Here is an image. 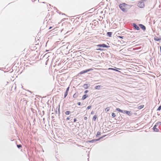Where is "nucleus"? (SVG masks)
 Segmentation results:
<instances>
[{
    "label": "nucleus",
    "mask_w": 161,
    "mask_h": 161,
    "mask_svg": "<svg viewBox=\"0 0 161 161\" xmlns=\"http://www.w3.org/2000/svg\"><path fill=\"white\" fill-rule=\"evenodd\" d=\"M127 5L125 3H123L119 5L120 8L123 11H126L127 10L126 6Z\"/></svg>",
    "instance_id": "obj_1"
},
{
    "label": "nucleus",
    "mask_w": 161,
    "mask_h": 161,
    "mask_svg": "<svg viewBox=\"0 0 161 161\" xmlns=\"http://www.w3.org/2000/svg\"><path fill=\"white\" fill-rule=\"evenodd\" d=\"M137 6L140 8H143L145 6V4L143 1L138 2L137 3Z\"/></svg>",
    "instance_id": "obj_2"
},
{
    "label": "nucleus",
    "mask_w": 161,
    "mask_h": 161,
    "mask_svg": "<svg viewBox=\"0 0 161 161\" xmlns=\"http://www.w3.org/2000/svg\"><path fill=\"white\" fill-rule=\"evenodd\" d=\"M92 70H93V69H88L82 71L80 73V75H82L85 73H86V72H89L90 71Z\"/></svg>",
    "instance_id": "obj_3"
},
{
    "label": "nucleus",
    "mask_w": 161,
    "mask_h": 161,
    "mask_svg": "<svg viewBox=\"0 0 161 161\" xmlns=\"http://www.w3.org/2000/svg\"><path fill=\"white\" fill-rule=\"evenodd\" d=\"M97 46L98 47H109L107 46L105 44H98L97 45Z\"/></svg>",
    "instance_id": "obj_4"
},
{
    "label": "nucleus",
    "mask_w": 161,
    "mask_h": 161,
    "mask_svg": "<svg viewBox=\"0 0 161 161\" xmlns=\"http://www.w3.org/2000/svg\"><path fill=\"white\" fill-rule=\"evenodd\" d=\"M132 26L137 30H139L140 28L139 26L135 23L132 24Z\"/></svg>",
    "instance_id": "obj_5"
},
{
    "label": "nucleus",
    "mask_w": 161,
    "mask_h": 161,
    "mask_svg": "<svg viewBox=\"0 0 161 161\" xmlns=\"http://www.w3.org/2000/svg\"><path fill=\"white\" fill-rule=\"evenodd\" d=\"M139 26L143 30H146L145 27L142 24H140L139 25Z\"/></svg>",
    "instance_id": "obj_6"
},
{
    "label": "nucleus",
    "mask_w": 161,
    "mask_h": 161,
    "mask_svg": "<svg viewBox=\"0 0 161 161\" xmlns=\"http://www.w3.org/2000/svg\"><path fill=\"white\" fill-rule=\"evenodd\" d=\"M90 84H85L84 85V86L85 89H86L90 86Z\"/></svg>",
    "instance_id": "obj_7"
},
{
    "label": "nucleus",
    "mask_w": 161,
    "mask_h": 161,
    "mask_svg": "<svg viewBox=\"0 0 161 161\" xmlns=\"http://www.w3.org/2000/svg\"><path fill=\"white\" fill-rule=\"evenodd\" d=\"M156 127L157 126L156 125H154L153 127V130L156 132H158L159 130Z\"/></svg>",
    "instance_id": "obj_8"
},
{
    "label": "nucleus",
    "mask_w": 161,
    "mask_h": 161,
    "mask_svg": "<svg viewBox=\"0 0 161 161\" xmlns=\"http://www.w3.org/2000/svg\"><path fill=\"white\" fill-rule=\"evenodd\" d=\"M124 113H126L127 114L129 115H130L131 114L130 111H127L126 110H125V111H124Z\"/></svg>",
    "instance_id": "obj_9"
},
{
    "label": "nucleus",
    "mask_w": 161,
    "mask_h": 161,
    "mask_svg": "<svg viewBox=\"0 0 161 161\" xmlns=\"http://www.w3.org/2000/svg\"><path fill=\"white\" fill-rule=\"evenodd\" d=\"M108 70H114V71H118V72H120V71L116 69H114V68H109L108 69Z\"/></svg>",
    "instance_id": "obj_10"
},
{
    "label": "nucleus",
    "mask_w": 161,
    "mask_h": 161,
    "mask_svg": "<svg viewBox=\"0 0 161 161\" xmlns=\"http://www.w3.org/2000/svg\"><path fill=\"white\" fill-rule=\"evenodd\" d=\"M116 110L117 111L121 113H123V111L122 110L120 109L119 108H117L116 109Z\"/></svg>",
    "instance_id": "obj_11"
},
{
    "label": "nucleus",
    "mask_w": 161,
    "mask_h": 161,
    "mask_svg": "<svg viewBox=\"0 0 161 161\" xmlns=\"http://www.w3.org/2000/svg\"><path fill=\"white\" fill-rule=\"evenodd\" d=\"M88 97L87 95H83L82 97V100H84L87 97Z\"/></svg>",
    "instance_id": "obj_12"
},
{
    "label": "nucleus",
    "mask_w": 161,
    "mask_h": 161,
    "mask_svg": "<svg viewBox=\"0 0 161 161\" xmlns=\"http://www.w3.org/2000/svg\"><path fill=\"white\" fill-rule=\"evenodd\" d=\"M144 107V105H141L138 107V109H141L143 108Z\"/></svg>",
    "instance_id": "obj_13"
},
{
    "label": "nucleus",
    "mask_w": 161,
    "mask_h": 161,
    "mask_svg": "<svg viewBox=\"0 0 161 161\" xmlns=\"http://www.w3.org/2000/svg\"><path fill=\"white\" fill-rule=\"evenodd\" d=\"M97 115H94L93 116V120L94 121H96V119L97 118Z\"/></svg>",
    "instance_id": "obj_14"
},
{
    "label": "nucleus",
    "mask_w": 161,
    "mask_h": 161,
    "mask_svg": "<svg viewBox=\"0 0 161 161\" xmlns=\"http://www.w3.org/2000/svg\"><path fill=\"white\" fill-rule=\"evenodd\" d=\"M101 86L100 85L97 86L95 87V88L96 89H99Z\"/></svg>",
    "instance_id": "obj_15"
},
{
    "label": "nucleus",
    "mask_w": 161,
    "mask_h": 161,
    "mask_svg": "<svg viewBox=\"0 0 161 161\" xmlns=\"http://www.w3.org/2000/svg\"><path fill=\"white\" fill-rule=\"evenodd\" d=\"M107 34L109 37H111L112 34V33L111 32H108L107 33Z\"/></svg>",
    "instance_id": "obj_16"
},
{
    "label": "nucleus",
    "mask_w": 161,
    "mask_h": 161,
    "mask_svg": "<svg viewBox=\"0 0 161 161\" xmlns=\"http://www.w3.org/2000/svg\"><path fill=\"white\" fill-rule=\"evenodd\" d=\"M78 96V94L76 93L74 94L73 96V97L75 98H76Z\"/></svg>",
    "instance_id": "obj_17"
},
{
    "label": "nucleus",
    "mask_w": 161,
    "mask_h": 161,
    "mask_svg": "<svg viewBox=\"0 0 161 161\" xmlns=\"http://www.w3.org/2000/svg\"><path fill=\"white\" fill-rule=\"evenodd\" d=\"M70 112L69 111H68L65 112V114L66 115H69L70 114Z\"/></svg>",
    "instance_id": "obj_18"
},
{
    "label": "nucleus",
    "mask_w": 161,
    "mask_h": 161,
    "mask_svg": "<svg viewBox=\"0 0 161 161\" xmlns=\"http://www.w3.org/2000/svg\"><path fill=\"white\" fill-rule=\"evenodd\" d=\"M68 92H65L64 93V97H65L68 95Z\"/></svg>",
    "instance_id": "obj_19"
},
{
    "label": "nucleus",
    "mask_w": 161,
    "mask_h": 161,
    "mask_svg": "<svg viewBox=\"0 0 161 161\" xmlns=\"http://www.w3.org/2000/svg\"><path fill=\"white\" fill-rule=\"evenodd\" d=\"M101 135V133L100 132L98 131L97 134V136H98Z\"/></svg>",
    "instance_id": "obj_20"
},
{
    "label": "nucleus",
    "mask_w": 161,
    "mask_h": 161,
    "mask_svg": "<svg viewBox=\"0 0 161 161\" xmlns=\"http://www.w3.org/2000/svg\"><path fill=\"white\" fill-rule=\"evenodd\" d=\"M112 115L113 116V117H114L116 116V115L114 113H113L112 114Z\"/></svg>",
    "instance_id": "obj_21"
},
{
    "label": "nucleus",
    "mask_w": 161,
    "mask_h": 161,
    "mask_svg": "<svg viewBox=\"0 0 161 161\" xmlns=\"http://www.w3.org/2000/svg\"><path fill=\"white\" fill-rule=\"evenodd\" d=\"M17 147L18 148H20L22 147V145H17Z\"/></svg>",
    "instance_id": "obj_22"
},
{
    "label": "nucleus",
    "mask_w": 161,
    "mask_h": 161,
    "mask_svg": "<svg viewBox=\"0 0 161 161\" xmlns=\"http://www.w3.org/2000/svg\"><path fill=\"white\" fill-rule=\"evenodd\" d=\"M109 108H107L105 109V111H107V112H108V111H109Z\"/></svg>",
    "instance_id": "obj_23"
},
{
    "label": "nucleus",
    "mask_w": 161,
    "mask_h": 161,
    "mask_svg": "<svg viewBox=\"0 0 161 161\" xmlns=\"http://www.w3.org/2000/svg\"><path fill=\"white\" fill-rule=\"evenodd\" d=\"M161 109V106H160L157 109V110L160 111Z\"/></svg>",
    "instance_id": "obj_24"
},
{
    "label": "nucleus",
    "mask_w": 161,
    "mask_h": 161,
    "mask_svg": "<svg viewBox=\"0 0 161 161\" xmlns=\"http://www.w3.org/2000/svg\"><path fill=\"white\" fill-rule=\"evenodd\" d=\"M96 50H101V51L103 50V49H101L100 48H99L98 49H97Z\"/></svg>",
    "instance_id": "obj_25"
},
{
    "label": "nucleus",
    "mask_w": 161,
    "mask_h": 161,
    "mask_svg": "<svg viewBox=\"0 0 161 161\" xmlns=\"http://www.w3.org/2000/svg\"><path fill=\"white\" fill-rule=\"evenodd\" d=\"M91 107H92L91 106H88L87 107V109H90L91 108Z\"/></svg>",
    "instance_id": "obj_26"
},
{
    "label": "nucleus",
    "mask_w": 161,
    "mask_h": 161,
    "mask_svg": "<svg viewBox=\"0 0 161 161\" xmlns=\"http://www.w3.org/2000/svg\"><path fill=\"white\" fill-rule=\"evenodd\" d=\"M117 37L120 38H122V39H123V37H124V36H118Z\"/></svg>",
    "instance_id": "obj_27"
},
{
    "label": "nucleus",
    "mask_w": 161,
    "mask_h": 161,
    "mask_svg": "<svg viewBox=\"0 0 161 161\" xmlns=\"http://www.w3.org/2000/svg\"><path fill=\"white\" fill-rule=\"evenodd\" d=\"M69 87H68L67 88V89H66V92H68V91H69Z\"/></svg>",
    "instance_id": "obj_28"
},
{
    "label": "nucleus",
    "mask_w": 161,
    "mask_h": 161,
    "mask_svg": "<svg viewBox=\"0 0 161 161\" xmlns=\"http://www.w3.org/2000/svg\"><path fill=\"white\" fill-rule=\"evenodd\" d=\"M158 125H161V122H158L157 123Z\"/></svg>",
    "instance_id": "obj_29"
},
{
    "label": "nucleus",
    "mask_w": 161,
    "mask_h": 161,
    "mask_svg": "<svg viewBox=\"0 0 161 161\" xmlns=\"http://www.w3.org/2000/svg\"><path fill=\"white\" fill-rule=\"evenodd\" d=\"M87 117H84V119L85 120H87Z\"/></svg>",
    "instance_id": "obj_30"
},
{
    "label": "nucleus",
    "mask_w": 161,
    "mask_h": 161,
    "mask_svg": "<svg viewBox=\"0 0 161 161\" xmlns=\"http://www.w3.org/2000/svg\"><path fill=\"white\" fill-rule=\"evenodd\" d=\"M88 92V91L87 90H86V91H85V93H87Z\"/></svg>",
    "instance_id": "obj_31"
},
{
    "label": "nucleus",
    "mask_w": 161,
    "mask_h": 161,
    "mask_svg": "<svg viewBox=\"0 0 161 161\" xmlns=\"http://www.w3.org/2000/svg\"><path fill=\"white\" fill-rule=\"evenodd\" d=\"M78 104L79 105H81V103L80 102H78Z\"/></svg>",
    "instance_id": "obj_32"
},
{
    "label": "nucleus",
    "mask_w": 161,
    "mask_h": 161,
    "mask_svg": "<svg viewBox=\"0 0 161 161\" xmlns=\"http://www.w3.org/2000/svg\"><path fill=\"white\" fill-rule=\"evenodd\" d=\"M76 121V119H74V122H75Z\"/></svg>",
    "instance_id": "obj_33"
},
{
    "label": "nucleus",
    "mask_w": 161,
    "mask_h": 161,
    "mask_svg": "<svg viewBox=\"0 0 161 161\" xmlns=\"http://www.w3.org/2000/svg\"><path fill=\"white\" fill-rule=\"evenodd\" d=\"M67 119V120H69V119L68 117V118H67V119Z\"/></svg>",
    "instance_id": "obj_34"
},
{
    "label": "nucleus",
    "mask_w": 161,
    "mask_h": 161,
    "mask_svg": "<svg viewBox=\"0 0 161 161\" xmlns=\"http://www.w3.org/2000/svg\"><path fill=\"white\" fill-rule=\"evenodd\" d=\"M52 28V27H49V29H51Z\"/></svg>",
    "instance_id": "obj_35"
},
{
    "label": "nucleus",
    "mask_w": 161,
    "mask_h": 161,
    "mask_svg": "<svg viewBox=\"0 0 161 161\" xmlns=\"http://www.w3.org/2000/svg\"><path fill=\"white\" fill-rule=\"evenodd\" d=\"M94 114V113L93 112H92H92H91V114Z\"/></svg>",
    "instance_id": "obj_36"
},
{
    "label": "nucleus",
    "mask_w": 161,
    "mask_h": 161,
    "mask_svg": "<svg viewBox=\"0 0 161 161\" xmlns=\"http://www.w3.org/2000/svg\"><path fill=\"white\" fill-rule=\"evenodd\" d=\"M93 140H92V141H91V142H92V141H93Z\"/></svg>",
    "instance_id": "obj_37"
}]
</instances>
